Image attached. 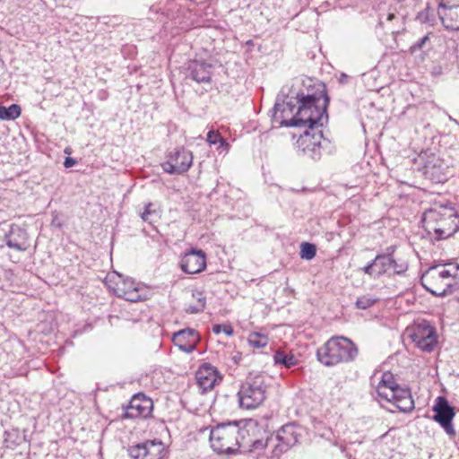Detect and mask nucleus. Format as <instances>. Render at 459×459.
<instances>
[{
    "label": "nucleus",
    "mask_w": 459,
    "mask_h": 459,
    "mask_svg": "<svg viewBox=\"0 0 459 459\" xmlns=\"http://www.w3.org/2000/svg\"><path fill=\"white\" fill-rule=\"evenodd\" d=\"M429 40V35L422 37L417 43L411 47V52H415L417 49H421Z\"/></svg>",
    "instance_id": "obj_36"
},
{
    "label": "nucleus",
    "mask_w": 459,
    "mask_h": 459,
    "mask_svg": "<svg viewBox=\"0 0 459 459\" xmlns=\"http://www.w3.org/2000/svg\"><path fill=\"white\" fill-rule=\"evenodd\" d=\"M437 13L446 28L459 30V7H438Z\"/></svg>",
    "instance_id": "obj_24"
},
{
    "label": "nucleus",
    "mask_w": 459,
    "mask_h": 459,
    "mask_svg": "<svg viewBox=\"0 0 459 459\" xmlns=\"http://www.w3.org/2000/svg\"><path fill=\"white\" fill-rule=\"evenodd\" d=\"M422 223L432 238L446 239L459 230V215L452 208L429 209L424 212Z\"/></svg>",
    "instance_id": "obj_3"
},
{
    "label": "nucleus",
    "mask_w": 459,
    "mask_h": 459,
    "mask_svg": "<svg viewBox=\"0 0 459 459\" xmlns=\"http://www.w3.org/2000/svg\"><path fill=\"white\" fill-rule=\"evenodd\" d=\"M386 402L393 403L402 412H411L414 409V401L409 388L401 387L399 385L394 392L388 395Z\"/></svg>",
    "instance_id": "obj_21"
},
{
    "label": "nucleus",
    "mask_w": 459,
    "mask_h": 459,
    "mask_svg": "<svg viewBox=\"0 0 459 459\" xmlns=\"http://www.w3.org/2000/svg\"><path fill=\"white\" fill-rule=\"evenodd\" d=\"M5 244L8 247L17 251H25L29 247V235L23 227L12 224L9 231L4 236Z\"/></svg>",
    "instance_id": "obj_20"
},
{
    "label": "nucleus",
    "mask_w": 459,
    "mask_h": 459,
    "mask_svg": "<svg viewBox=\"0 0 459 459\" xmlns=\"http://www.w3.org/2000/svg\"><path fill=\"white\" fill-rule=\"evenodd\" d=\"M247 431L236 423L218 425L211 430V446L218 454H235L245 447V435Z\"/></svg>",
    "instance_id": "obj_5"
},
{
    "label": "nucleus",
    "mask_w": 459,
    "mask_h": 459,
    "mask_svg": "<svg viewBox=\"0 0 459 459\" xmlns=\"http://www.w3.org/2000/svg\"><path fill=\"white\" fill-rule=\"evenodd\" d=\"M207 142L210 144H217L220 143L219 148L228 150L229 143L226 142V140L218 133L215 131H209L206 137Z\"/></svg>",
    "instance_id": "obj_31"
},
{
    "label": "nucleus",
    "mask_w": 459,
    "mask_h": 459,
    "mask_svg": "<svg viewBox=\"0 0 459 459\" xmlns=\"http://www.w3.org/2000/svg\"><path fill=\"white\" fill-rule=\"evenodd\" d=\"M377 299L370 295H364L357 299L355 306L359 309H367L376 303Z\"/></svg>",
    "instance_id": "obj_34"
},
{
    "label": "nucleus",
    "mask_w": 459,
    "mask_h": 459,
    "mask_svg": "<svg viewBox=\"0 0 459 459\" xmlns=\"http://www.w3.org/2000/svg\"><path fill=\"white\" fill-rule=\"evenodd\" d=\"M273 359L275 364L283 365L287 368H291L297 363V359L293 355H288L282 351H277L273 356Z\"/></svg>",
    "instance_id": "obj_30"
},
{
    "label": "nucleus",
    "mask_w": 459,
    "mask_h": 459,
    "mask_svg": "<svg viewBox=\"0 0 459 459\" xmlns=\"http://www.w3.org/2000/svg\"><path fill=\"white\" fill-rule=\"evenodd\" d=\"M299 108L291 101L276 102L273 107V120L281 126L293 127L307 126L311 130L316 126H323L328 120L326 108L329 97L325 93L297 96Z\"/></svg>",
    "instance_id": "obj_1"
},
{
    "label": "nucleus",
    "mask_w": 459,
    "mask_h": 459,
    "mask_svg": "<svg viewBox=\"0 0 459 459\" xmlns=\"http://www.w3.org/2000/svg\"><path fill=\"white\" fill-rule=\"evenodd\" d=\"M248 342L254 348H264L268 343V338L264 334L253 333L248 337Z\"/></svg>",
    "instance_id": "obj_32"
},
{
    "label": "nucleus",
    "mask_w": 459,
    "mask_h": 459,
    "mask_svg": "<svg viewBox=\"0 0 459 459\" xmlns=\"http://www.w3.org/2000/svg\"><path fill=\"white\" fill-rule=\"evenodd\" d=\"M143 221L148 223H153L160 218V213L158 209L154 207L152 203H148L144 206V211L140 213Z\"/></svg>",
    "instance_id": "obj_27"
},
{
    "label": "nucleus",
    "mask_w": 459,
    "mask_h": 459,
    "mask_svg": "<svg viewBox=\"0 0 459 459\" xmlns=\"http://www.w3.org/2000/svg\"><path fill=\"white\" fill-rule=\"evenodd\" d=\"M193 298L196 299V303L194 305H187V307L185 309L186 312L188 314H197L202 312L204 309L206 304L205 297L203 295L202 292H195L193 293Z\"/></svg>",
    "instance_id": "obj_29"
},
{
    "label": "nucleus",
    "mask_w": 459,
    "mask_h": 459,
    "mask_svg": "<svg viewBox=\"0 0 459 459\" xmlns=\"http://www.w3.org/2000/svg\"><path fill=\"white\" fill-rule=\"evenodd\" d=\"M212 65L203 61H190L187 76L196 82H209L212 76Z\"/></svg>",
    "instance_id": "obj_23"
},
{
    "label": "nucleus",
    "mask_w": 459,
    "mask_h": 459,
    "mask_svg": "<svg viewBox=\"0 0 459 459\" xmlns=\"http://www.w3.org/2000/svg\"><path fill=\"white\" fill-rule=\"evenodd\" d=\"M415 161L420 165L419 169L422 171L425 178L433 183H445L450 176L446 162L429 150L422 151Z\"/></svg>",
    "instance_id": "obj_7"
},
{
    "label": "nucleus",
    "mask_w": 459,
    "mask_h": 459,
    "mask_svg": "<svg viewBox=\"0 0 459 459\" xmlns=\"http://www.w3.org/2000/svg\"><path fill=\"white\" fill-rule=\"evenodd\" d=\"M195 378L203 392L213 389L221 381V377L217 368L209 363H204L199 367Z\"/></svg>",
    "instance_id": "obj_19"
},
{
    "label": "nucleus",
    "mask_w": 459,
    "mask_h": 459,
    "mask_svg": "<svg viewBox=\"0 0 459 459\" xmlns=\"http://www.w3.org/2000/svg\"><path fill=\"white\" fill-rule=\"evenodd\" d=\"M21 115V108L17 104H12L9 107L0 106V119L13 120Z\"/></svg>",
    "instance_id": "obj_28"
},
{
    "label": "nucleus",
    "mask_w": 459,
    "mask_h": 459,
    "mask_svg": "<svg viewBox=\"0 0 459 459\" xmlns=\"http://www.w3.org/2000/svg\"><path fill=\"white\" fill-rule=\"evenodd\" d=\"M405 334L422 351L431 352L437 344V330L427 320L416 321L406 328Z\"/></svg>",
    "instance_id": "obj_8"
},
{
    "label": "nucleus",
    "mask_w": 459,
    "mask_h": 459,
    "mask_svg": "<svg viewBox=\"0 0 459 459\" xmlns=\"http://www.w3.org/2000/svg\"><path fill=\"white\" fill-rule=\"evenodd\" d=\"M378 24L393 35H397L405 30V14L390 7L386 12L379 13Z\"/></svg>",
    "instance_id": "obj_15"
},
{
    "label": "nucleus",
    "mask_w": 459,
    "mask_h": 459,
    "mask_svg": "<svg viewBox=\"0 0 459 459\" xmlns=\"http://www.w3.org/2000/svg\"><path fill=\"white\" fill-rule=\"evenodd\" d=\"M201 336L193 328H185L173 333L172 342L178 349L187 354L196 350Z\"/></svg>",
    "instance_id": "obj_18"
},
{
    "label": "nucleus",
    "mask_w": 459,
    "mask_h": 459,
    "mask_svg": "<svg viewBox=\"0 0 459 459\" xmlns=\"http://www.w3.org/2000/svg\"><path fill=\"white\" fill-rule=\"evenodd\" d=\"M212 332L216 334H219L221 332H223L227 335H231L233 333V329L229 325H214L212 326Z\"/></svg>",
    "instance_id": "obj_35"
},
{
    "label": "nucleus",
    "mask_w": 459,
    "mask_h": 459,
    "mask_svg": "<svg viewBox=\"0 0 459 459\" xmlns=\"http://www.w3.org/2000/svg\"><path fill=\"white\" fill-rule=\"evenodd\" d=\"M420 282L434 296L450 295L459 289V264L436 263L422 273Z\"/></svg>",
    "instance_id": "obj_2"
},
{
    "label": "nucleus",
    "mask_w": 459,
    "mask_h": 459,
    "mask_svg": "<svg viewBox=\"0 0 459 459\" xmlns=\"http://www.w3.org/2000/svg\"><path fill=\"white\" fill-rule=\"evenodd\" d=\"M438 7H445V8L459 7V0H442L439 4Z\"/></svg>",
    "instance_id": "obj_37"
},
{
    "label": "nucleus",
    "mask_w": 459,
    "mask_h": 459,
    "mask_svg": "<svg viewBox=\"0 0 459 459\" xmlns=\"http://www.w3.org/2000/svg\"><path fill=\"white\" fill-rule=\"evenodd\" d=\"M300 428L294 424H287L282 426L276 434L275 440L277 444H273V456H280L281 454L287 452L290 447L295 446L300 437Z\"/></svg>",
    "instance_id": "obj_13"
},
{
    "label": "nucleus",
    "mask_w": 459,
    "mask_h": 459,
    "mask_svg": "<svg viewBox=\"0 0 459 459\" xmlns=\"http://www.w3.org/2000/svg\"><path fill=\"white\" fill-rule=\"evenodd\" d=\"M316 247L314 244L303 242L300 247V257L305 260H311L316 256Z\"/></svg>",
    "instance_id": "obj_33"
},
{
    "label": "nucleus",
    "mask_w": 459,
    "mask_h": 459,
    "mask_svg": "<svg viewBox=\"0 0 459 459\" xmlns=\"http://www.w3.org/2000/svg\"><path fill=\"white\" fill-rule=\"evenodd\" d=\"M151 404L150 400L141 399L139 395H135L130 402L126 416L129 418H136L142 415H146L147 409Z\"/></svg>",
    "instance_id": "obj_25"
},
{
    "label": "nucleus",
    "mask_w": 459,
    "mask_h": 459,
    "mask_svg": "<svg viewBox=\"0 0 459 459\" xmlns=\"http://www.w3.org/2000/svg\"><path fill=\"white\" fill-rule=\"evenodd\" d=\"M273 442V437H266L264 441L262 439H255L250 441H245V447H242L245 452L255 453L264 450Z\"/></svg>",
    "instance_id": "obj_26"
},
{
    "label": "nucleus",
    "mask_w": 459,
    "mask_h": 459,
    "mask_svg": "<svg viewBox=\"0 0 459 459\" xmlns=\"http://www.w3.org/2000/svg\"><path fill=\"white\" fill-rule=\"evenodd\" d=\"M363 272L371 276H378L376 265L373 264V261L363 268Z\"/></svg>",
    "instance_id": "obj_38"
},
{
    "label": "nucleus",
    "mask_w": 459,
    "mask_h": 459,
    "mask_svg": "<svg viewBox=\"0 0 459 459\" xmlns=\"http://www.w3.org/2000/svg\"><path fill=\"white\" fill-rule=\"evenodd\" d=\"M129 455L132 459H164L166 450L160 440H147L129 447Z\"/></svg>",
    "instance_id": "obj_14"
},
{
    "label": "nucleus",
    "mask_w": 459,
    "mask_h": 459,
    "mask_svg": "<svg viewBox=\"0 0 459 459\" xmlns=\"http://www.w3.org/2000/svg\"><path fill=\"white\" fill-rule=\"evenodd\" d=\"M192 163V152L185 148H179L169 153L168 160L163 162L161 167L170 175H180L188 171Z\"/></svg>",
    "instance_id": "obj_12"
},
{
    "label": "nucleus",
    "mask_w": 459,
    "mask_h": 459,
    "mask_svg": "<svg viewBox=\"0 0 459 459\" xmlns=\"http://www.w3.org/2000/svg\"><path fill=\"white\" fill-rule=\"evenodd\" d=\"M435 414L432 420L437 422L449 436L450 438H455L456 432L452 424V420L455 415V409L449 404L446 398L438 396L432 408Z\"/></svg>",
    "instance_id": "obj_11"
},
{
    "label": "nucleus",
    "mask_w": 459,
    "mask_h": 459,
    "mask_svg": "<svg viewBox=\"0 0 459 459\" xmlns=\"http://www.w3.org/2000/svg\"><path fill=\"white\" fill-rule=\"evenodd\" d=\"M358 353L359 349L351 339L334 336L317 349L316 357L325 366L333 367L355 360Z\"/></svg>",
    "instance_id": "obj_4"
},
{
    "label": "nucleus",
    "mask_w": 459,
    "mask_h": 459,
    "mask_svg": "<svg viewBox=\"0 0 459 459\" xmlns=\"http://www.w3.org/2000/svg\"><path fill=\"white\" fill-rule=\"evenodd\" d=\"M106 284L117 297L130 302H137L142 299L139 292V283L134 279L124 277L122 274L113 273L106 277Z\"/></svg>",
    "instance_id": "obj_9"
},
{
    "label": "nucleus",
    "mask_w": 459,
    "mask_h": 459,
    "mask_svg": "<svg viewBox=\"0 0 459 459\" xmlns=\"http://www.w3.org/2000/svg\"><path fill=\"white\" fill-rule=\"evenodd\" d=\"M266 388L264 375L250 373L238 392L240 406L246 409L258 407L265 399Z\"/></svg>",
    "instance_id": "obj_6"
},
{
    "label": "nucleus",
    "mask_w": 459,
    "mask_h": 459,
    "mask_svg": "<svg viewBox=\"0 0 459 459\" xmlns=\"http://www.w3.org/2000/svg\"><path fill=\"white\" fill-rule=\"evenodd\" d=\"M322 126H316L311 130H306L296 142L298 150L309 159L317 160L322 156V139L323 133L321 130L315 131Z\"/></svg>",
    "instance_id": "obj_10"
},
{
    "label": "nucleus",
    "mask_w": 459,
    "mask_h": 459,
    "mask_svg": "<svg viewBox=\"0 0 459 459\" xmlns=\"http://www.w3.org/2000/svg\"><path fill=\"white\" fill-rule=\"evenodd\" d=\"M75 164H76V160L74 158H71V157L65 158V160L64 161V166L65 168H71V167H73Z\"/></svg>",
    "instance_id": "obj_39"
},
{
    "label": "nucleus",
    "mask_w": 459,
    "mask_h": 459,
    "mask_svg": "<svg viewBox=\"0 0 459 459\" xmlns=\"http://www.w3.org/2000/svg\"><path fill=\"white\" fill-rule=\"evenodd\" d=\"M370 385L375 389L377 396L383 400H388V395L394 392L398 385L394 375L390 371L378 374L377 372L370 378Z\"/></svg>",
    "instance_id": "obj_17"
},
{
    "label": "nucleus",
    "mask_w": 459,
    "mask_h": 459,
    "mask_svg": "<svg viewBox=\"0 0 459 459\" xmlns=\"http://www.w3.org/2000/svg\"><path fill=\"white\" fill-rule=\"evenodd\" d=\"M373 264L376 265L378 276L390 272L399 274L404 272L407 268V265L404 264H399L393 258L391 253L377 255L373 260Z\"/></svg>",
    "instance_id": "obj_22"
},
{
    "label": "nucleus",
    "mask_w": 459,
    "mask_h": 459,
    "mask_svg": "<svg viewBox=\"0 0 459 459\" xmlns=\"http://www.w3.org/2000/svg\"><path fill=\"white\" fill-rule=\"evenodd\" d=\"M180 267L182 271L189 274L201 273L206 267L205 253L201 249H189L182 256Z\"/></svg>",
    "instance_id": "obj_16"
}]
</instances>
